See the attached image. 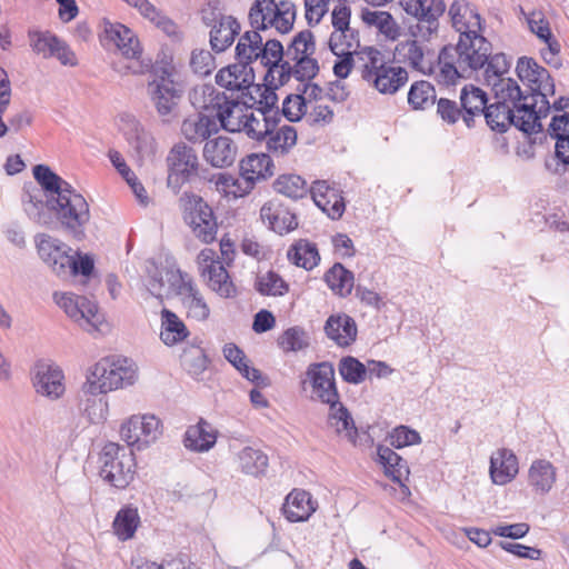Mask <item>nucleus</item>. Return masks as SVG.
Listing matches in <instances>:
<instances>
[{
  "label": "nucleus",
  "mask_w": 569,
  "mask_h": 569,
  "mask_svg": "<svg viewBox=\"0 0 569 569\" xmlns=\"http://www.w3.org/2000/svg\"><path fill=\"white\" fill-rule=\"evenodd\" d=\"M204 160L214 168L230 167L237 158V144L226 136L206 141L203 147Z\"/></svg>",
  "instance_id": "4be33fe9"
},
{
  "label": "nucleus",
  "mask_w": 569,
  "mask_h": 569,
  "mask_svg": "<svg viewBox=\"0 0 569 569\" xmlns=\"http://www.w3.org/2000/svg\"><path fill=\"white\" fill-rule=\"evenodd\" d=\"M316 50L313 34L310 30H302L297 33L287 49V56L299 58L300 56H311Z\"/></svg>",
  "instance_id": "13d9d810"
},
{
  "label": "nucleus",
  "mask_w": 569,
  "mask_h": 569,
  "mask_svg": "<svg viewBox=\"0 0 569 569\" xmlns=\"http://www.w3.org/2000/svg\"><path fill=\"white\" fill-rule=\"evenodd\" d=\"M292 60L296 61L292 73L300 83L310 81L319 72L318 61L310 56H300L299 58H292Z\"/></svg>",
  "instance_id": "052dcab7"
},
{
  "label": "nucleus",
  "mask_w": 569,
  "mask_h": 569,
  "mask_svg": "<svg viewBox=\"0 0 569 569\" xmlns=\"http://www.w3.org/2000/svg\"><path fill=\"white\" fill-rule=\"evenodd\" d=\"M264 140L269 152L283 156L297 143V131L293 127L284 124L270 130Z\"/></svg>",
  "instance_id": "a19ab883"
},
{
  "label": "nucleus",
  "mask_w": 569,
  "mask_h": 569,
  "mask_svg": "<svg viewBox=\"0 0 569 569\" xmlns=\"http://www.w3.org/2000/svg\"><path fill=\"white\" fill-rule=\"evenodd\" d=\"M488 104V98L483 90L473 84L465 86L460 91V106L462 108V120L468 128L473 126L476 116L483 113Z\"/></svg>",
  "instance_id": "473e14b6"
},
{
  "label": "nucleus",
  "mask_w": 569,
  "mask_h": 569,
  "mask_svg": "<svg viewBox=\"0 0 569 569\" xmlns=\"http://www.w3.org/2000/svg\"><path fill=\"white\" fill-rule=\"evenodd\" d=\"M268 456L253 447H244L237 453L238 468L250 476L263 475L268 468Z\"/></svg>",
  "instance_id": "58836bf2"
},
{
  "label": "nucleus",
  "mask_w": 569,
  "mask_h": 569,
  "mask_svg": "<svg viewBox=\"0 0 569 569\" xmlns=\"http://www.w3.org/2000/svg\"><path fill=\"white\" fill-rule=\"evenodd\" d=\"M390 445L395 448H403L421 442L420 435L406 426L396 427L389 436Z\"/></svg>",
  "instance_id": "774afa93"
},
{
  "label": "nucleus",
  "mask_w": 569,
  "mask_h": 569,
  "mask_svg": "<svg viewBox=\"0 0 569 569\" xmlns=\"http://www.w3.org/2000/svg\"><path fill=\"white\" fill-rule=\"evenodd\" d=\"M30 46L34 52L44 58L52 57L56 46H59V38L51 32L34 31L29 33Z\"/></svg>",
  "instance_id": "bf43d9fd"
},
{
  "label": "nucleus",
  "mask_w": 569,
  "mask_h": 569,
  "mask_svg": "<svg viewBox=\"0 0 569 569\" xmlns=\"http://www.w3.org/2000/svg\"><path fill=\"white\" fill-rule=\"evenodd\" d=\"M308 112V106L300 92L297 94H289L283 103L281 110V117H286L289 121H299L303 114Z\"/></svg>",
  "instance_id": "e2e57ef3"
},
{
  "label": "nucleus",
  "mask_w": 569,
  "mask_h": 569,
  "mask_svg": "<svg viewBox=\"0 0 569 569\" xmlns=\"http://www.w3.org/2000/svg\"><path fill=\"white\" fill-rule=\"evenodd\" d=\"M490 477L493 483L503 486L510 482L518 473V459L506 448L498 449L490 457Z\"/></svg>",
  "instance_id": "a878e982"
},
{
  "label": "nucleus",
  "mask_w": 569,
  "mask_h": 569,
  "mask_svg": "<svg viewBox=\"0 0 569 569\" xmlns=\"http://www.w3.org/2000/svg\"><path fill=\"white\" fill-rule=\"evenodd\" d=\"M315 204L331 219H339L345 211V202L339 192L331 188L327 181H316L310 187Z\"/></svg>",
  "instance_id": "5701e85b"
},
{
  "label": "nucleus",
  "mask_w": 569,
  "mask_h": 569,
  "mask_svg": "<svg viewBox=\"0 0 569 569\" xmlns=\"http://www.w3.org/2000/svg\"><path fill=\"white\" fill-rule=\"evenodd\" d=\"M119 126L138 160L151 161L156 154V141L152 134L131 114L121 116Z\"/></svg>",
  "instance_id": "a211bd4d"
},
{
  "label": "nucleus",
  "mask_w": 569,
  "mask_h": 569,
  "mask_svg": "<svg viewBox=\"0 0 569 569\" xmlns=\"http://www.w3.org/2000/svg\"><path fill=\"white\" fill-rule=\"evenodd\" d=\"M325 281L336 295L347 297L352 291L355 277L351 271L337 262L325 273Z\"/></svg>",
  "instance_id": "a18cd8bd"
},
{
  "label": "nucleus",
  "mask_w": 569,
  "mask_h": 569,
  "mask_svg": "<svg viewBox=\"0 0 569 569\" xmlns=\"http://www.w3.org/2000/svg\"><path fill=\"white\" fill-rule=\"evenodd\" d=\"M327 337L340 347L350 346L357 338L356 321L346 313L330 316L325 325Z\"/></svg>",
  "instance_id": "c85d7f7f"
},
{
  "label": "nucleus",
  "mask_w": 569,
  "mask_h": 569,
  "mask_svg": "<svg viewBox=\"0 0 569 569\" xmlns=\"http://www.w3.org/2000/svg\"><path fill=\"white\" fill-rule=\"evenodd\" d=\"M516 71L519 79L530 89V93L523 92V98H531L528 102H535L538 114L547 117L550 110L548 96L555 94V83L549 71L528 57L519 58Z\"/></svg>",
  "instance_id": "6e6552de"
},
{
  "label": "nucleus",
  "mask_w": 569,
  "mask_h": 569,
  "mask_svg": "<svg viewBox=\"0 0 569 569\" xmlns=\"http://www.w3.org/2000/svg\"><path fill=\"white\" fill-rule=\"evenodd\" d=\"M549 134L557 140L556 156L557 158L569 164V113L555 116L549 126Z\"/></svg>",
  "instance_id": "4c0bfd02"
},
{
  "label": "nucleus",
  "mask_w": 569,
  "mask_h": 569,
  "mask_svg": "<svg viewBox=\"0 0 569 569\" xmlns=\"http://www.w3.org/2000/svg\"><path fill=\"white\" fill-rule=\"evenodd\" d=\"M162 433V423L154 415H133L121 425L120 436L129 447H148Z\"/></svg>",
  "instance_id": "dca6fc26"
},
{
  "label": "nucleus",
  "mask_w": 569,
  "mask_h": 569,
  "mask_svg": "<svg viewBox=\"0 0 569 569\" xmlns=\"http://www.w3.org/2000/svg\"><path fill=\"white\" fill-rule=\"evenodd\" d=\"M208 286L220 297L229 298L234 295L236 289L229 279L226 268L220 264H211V269L207 271L206 277Z\"/></svg>",
  "instance_id": "8fccbe9b"
},
{
  "label": "nucleus",
  "mask_w": 569,
  "mask_h": 569,
  "mask_svg": "<svg viewBox=\"0 0 569 569\" xmlns=\"http://www.w3.org/2000/svg\"><path fill=\"white\" fill-rule=\"evenodd\" d=\"M485 69V81L491 87L493 91V84L501 83L511 78H505L503 74L508 72L510 68V60L505 53L491 54L486 62Z\"/></svg>",
  "instance_id": "de8ad7c7"
},
{
  "label": "nucleus",
  "mask_w": 569,
  "mask_h": 569,
  "mask_svg": "<svg viewBox=\"0 0 569 569\" xmlns=\"http://www.w3.org/2000/svg\"><path fill=\"white\" fill-rule=\"evenodd\" d=\"M190 67L194 73L208 76L214 69V59L208 50L196 49L191 52Z\"/></svg>",
  "instance_id": "69168bd1"
},
{
  "label": "nucleus",
  "mask_w": 569,
  "mask_h": 569,
  "mask_svg": "<svg viewBox=\"0 0 569 569\" xmlns=\"http://www.w3.org/2000/svg\"><path fill=\"white\" fill-rule=\"evenodd\" d=\"M182 365L192 376H199L207 368V357L201 348H191L182 355Z\"/></svg>",
  "instance_id": "338daca9"
},
{
  "label": "nucleus",
  "mask_w": 569,
  "mask_h": 569,
  "mask_svg": "<svg viewBox=\"0 0 569 569\" xmlns=\"http://www.w3.org/2000/svg\"><path fill=\"white\" fill-rule=\"evenodd\" d=\"M357 31L355 30H336L331 33L329 39V48L333 54H341L342 51L357 50L359 47L357 39Z\"/></svg>",
  "instance_id": "4d7b16f0"
},
{
  "label": "nucleus",
  "mask_w": 569,
  "mask_h": 569,
  "mask_svg": "<svg viewBox=\"0 0 569 569\" xmlns=\"http://www.w3.org/2000/svg\"><path fill=\"white\" fill-rule=\"evenodd\" d=\"M338 370L341 378L351 385L362 383L368 375L367 367L352 356L342 357Z\"/></svg>",
  "instance_id": "603ef678"
},
{
  "label": "nucleus",
  "mask_w": 569,
  "mask_h": 569,
  "mask_svg": "<svg viewBox=\"0 0 569 569\" xmlns=\"http://www.w3.org/2000/svg\"><path fill=\"white\" fill-rule=\"evenodd\" d=\"M167 281L169 282V287L174 291V295L181 297L182 305L189 318L198 321L208 319L210 315L209 306L187 273L182 271H169L167 272Z\"/></svg>",
  "instance_id": "2eb2a0df"
},
{
  "label": "nucleus",
  "mask_w": 569,
  "mask_h": 569,
  "mask_svg": "<svg viewBox=\"0 0 569 569\" xmlns=\"http://www.w3.org/2000/svg\"><path fill=\"white\" fill-rule=\"evenodd\" d=\"M274 189L277 192L297 200L303 198L310 188L307 181L298 174H282L274 181Z\"/></svg>",
  "instance_id": "09e8293b"
},
{
  "label": "nucleus",
  "mask_w": 569,
  "mask_h": 569,
  "mask_svg": "<svg viewBox=\"0 0 569 569\" xmlns=\"http://www.w3.org/2000/svg\"><path fill=\"white\" fill-rule=\"evenodd\" d=\"M251 108L233 99H228L222 110L214 116L216 122L230 132H242Z\"/></svg>",
  "instance_id": "2f4dec72"
},
{
  "label": "nucleus",
  "mask_w": 569,
  "mask_h": 569,
  "mask_svg": "<svg viewBox=\"0 0 569 569\" xmlns=\"http://www.w3.org/2000/svg\"><path fill=\"white\" fill-rule=\"evenodd\" d=\"M169 271L180 270L174 268H154L153 272H149V281L147 288L149 292L157 299L162 300L164 296L168 297L174 293V291L169 287V282L167 281V272Z\"/></svg>",
  "instance_id": "6e6d98bb"
},
{
  "label": "nucleus",
  "mask_w": 569,
  "mask_h": 569,
  "mask_svg": "<svg viewBox=\"0 0 569 569\" xmlns=\"http://www.w3.org/2000/svg\"><path fill=\"white\" fill-rule=\"evenodd\" d=\"M138 368L128 358H102L88 368L83 390L88 393H108L136 383Z\"/></svg>",
  "instance_id": "39448f33"
},
{
  "label": "nucleus",
  "mask_w": 569,
  "mask_h": 569,
  "mask_svg": "<svg viewBox=\"0 0 569 569\" xmlns=\"http://www.w3.org/2000/svg\"><path fill=\"white\" fill-rule=\"evenodd\" d=\"M359 54L363 60L361 77L382 94H393L408 81L405 68L388 64L382 53L372 47H365Z\"/></svg>",
  "instance_id": "423d86ee"
},
{
  "label": "nucleus",
  "mask_w": 569,
  "mask_h": 569,
  "mask_svg": "<svg viewBox=\"0 0 569 569\" xmlns=\"http://www.w3.org/2000/svg\"><path fill=\"white\" fill-rule=\"evenodd\" d=\"M451 22L459 36L482 32L481 17L478 12L468 14L462 12L460 17L451 18Z\"/></svg>",
  "instance_id": "0e129e2a"
},
{
  "label": "nucleus",
  "mask_w": 569,
  "mask_h": 569,
  "mask_svg": "<svg viewBox=\"0 0 569 569\" xmlns=\"http://www.w3.org/2000/svg\"><path fill=\"white\" fill-rule=\"evenodd\" d=\"M101 393L84 392L80 390L79 410L91 423H100L107 420L109 405L107 399L99 397Z\"/></svg>",
  "instance_id": "e433bc0d"
},
{
  "label": "nucleus",
  "mask_w": 569,
  "mask_h": 569,
  "mask_svg": "<svg viewBox=\"0 0 569 569\" xmlns=\"http://www.w3.org/2000/svg\"><path fill=\"white\" fill-rule=\"evenodd\" d=\"M168 187L178 192L182 184L198 176L199 160L197 152L184 143L172 147L168 157Z\"/></svg>",
  "instance_id": "ddd939ff"
},
{
  "label": "nucleus",
  "mask_w": 569,
  "mask_h": 569,
  "mask_svg": "<svg viewBox=\"0 0 569 569\" xmlns=\"http://www.w3.org/2000/svg\"><path fill=\"white\" fill-rule=\"evenodd\" d=\"M241 26L239 21L229 14H220L218 23L212 24L210 30V47L216 53L226 51L234 42L240 33Z\"/></svg>",
  "instance_id": "393cba45"
},
{
  "label": "nucleus",
  "mask_w": 569,
  "mask_h": 569,
  "mask_svg": "<svg viewBox=\"0 0 569 569\" xmlns=\"http://www.w3.org/2000/svg\"><path fill=\"white\" fill-rule=\"evenodd\" d=\"M278 345L284 352H297L309 346V338L302 328L291 327L279 337Z\"/></svg>",
  "instance_id": "5fc2aeb1"
},
{
  "label": "nucleus",
  "mask_w": 569,
  "mask_h": 569,
  "mask_svg": "<svg viewBox=\"0 0 569 569\" xmlns=\"http://www.w3.org/2000/svg\"><path fill=\"white\" fill-rule=\"evenodd\" d=\"M57 305L87 331H101L103 316L96 302L71 292L54 293Z\"/></svg>",
  "instance_id": "4468645a"
},
{
  "label": "nucleus",
  "mask_w": 569,
  "mask_h": 569,
  "mask_svg": "<svg viewBox=\"0 0 569 569\" xmlns=\"http://www.w3.org/2000/svg\"><path fill=\"white\" fill-rule=\"evenodd\" d=\"M256 290L262 296H283L289 291V284L274 271L259 274L254 284Z\"/></svg>",
  "instance_id": "3c124183"
},
{
  "label": "nucleus",
  "mask_w": 569,
  "mask_h": 569,
  "mask_svg": "<svg viewBox=\"0 0 569 569\" xmlns=\"http://www.w3.org/2000/svg\"><path fill=\"white\" fill-rule=\"evenodd\" d=\"M287 257L290 262L306 270H311L320 261L317 246L308 240H299L292 244L287 252Z\"/></svg>",
  "instance_id": "ea45409f"
},
{
  "label": "nucleus",
  "mask_w": 569,
  "mask_h": 569,
  "mask_svg": "<svg viewBox=\"0 0 569 569\" xmlns=\"http://www.w3.org/2000/svg\"><path fill=\"white\" fill-rule=\"evenodd\" d=\"M272 161L267 153H251L240 162V176L244 177V184L251 189L254 182L272 176Z\"/></svg>",
  "instance_id": "72a5a7b5"
},
{
  "label": "nucleus",
  "mask_w": 569,
  "mask_h": 569,
  "mask_svg": "<svg viewBox=\"0 0 569 569\" xmlns=\"http://www.w3.org/2000/svg\"><path fill=\"white\" fill-rule=\"evenodd\" d=\"M36 246L42 261L59 277L68 276L72 249L48 234H38Z\"/></svg>",
  "instance_id": "6ab92c4d"
},
{
  "label": "nucleus",
  "mask_w": 569,
  "mask_h": 569,
  "mask_svg": "<svg viewBox=\"0 0 569 569\" xmlns=\"http://www.w3.org/2000/svg\"><path fill=\"white\" fill-rule=\"evenodd\" d=\"M330 407L329 423L337 429L338 432L346 431L350 440H353L356 428L353 419L347 408L340 402H335Z\"/></svg>",
  "instance_id": "864d4df0"
},
{
  "label": "nucleus",
  "mask_w": 569,
  "mask_h": 569,
  "mask_svg": "<svg viewBox=\"0 0 569 569\" xmlns=\"http://www.w3.org/2000/svg\"><path fill=\"white\" fill-rule=\"evenodd\" d=\"M496 101L487 104L483 116L487 124L495 131L506 132L515 126L525 133H536L542 129L535 102L523 98V91L516 80L493 84Z\"/></svg>",
  "instance_id": "f03ea898"
},
{
  "label": "nucleus",
  "mask_w": 569,
  "mask_h": 569,
  "mask_svg": "<svg viewBox=\"0 0 569 569\" xmlns=\"http://www.w3.org/2000/svg\"><path fill=\"white\" fill-rule=\"evenodd\" d=\"M403 11L416 19V22L409 26V32L413 38L428 41L437 33L439 28V18L446 11L443 0H399Z\"/></svg>",
  "instance_id": "9d476101"
},
{
  "label": "nucleus",
  "mask_w": 569,
  "mask_h": 569,
  "mask_svg": "<svg viewBox=\"0 0 569 569\" xmlns=\"http://www.w3.org/2000/svg\"><path fill=\"white\" fill-rule=\"evenodd\" d=\"M379 462L383 466L386 475L393 481L401 483L403 478L409 475L407 461L397 452L386 446H379L377 449Z\"/></svg>",
  "instance_id": "79ce46f5"
},
{
  "label": "nucleus",
  "mask_w": 569,
  "mask_h": 569,
  "mask_svg": "<svg viewBox=\"0 0 569 569\" xmlns=\"http://www.w3.org/2000/svg\"><path fill=\"white\" fill-rule=\"evenodd\" d=\"M140 523V517L137 508H121L112 522L114 535L121 541H127L134 536Z\"/></svg>",
  "instance_id": "c03bdc74"
},
{
  "label": "nucleus",
  "mask_w": 569,
  "mask_h": 569,
  "mask_svg": "<svg viewBox=\"0 0 569 569\" xmlns=\"http://www.w3.org/2000/svg\"><path fill=\"white\" fill-rule=\"evenodd\" d=\"M270 111H250V114L246 122L244 132L250 139L261 141L264 140L270 133V130H274L279 126V120L272 118Z\"/></svg>",
  "instance_id": "c9c22d12"
},
{
  "label": "nucleus",
  "mask_w": 569,
  "mask_h": 569,
  "mask_svg": "<svg viewBox=\"0 0 569 569\" xmlns=\"http://www.w3.org/2000/svg\"><path fill=\"white\" fill-rule=\"evenodd\" d=\"M557 481V468L546 459L535 460L528 471V483L537 495H547Z\"/></svg>",
  "instance_id": "7c9ffc66"
},
{
  "label": "nucleus",
  "mask_w": 569,
  "mask_h": 569,
  "mask_svg": "<svg viewBox=\"0 0 569 569\" xmlns=\"http://www.w3.org/2000/svg\"><path fill=\"white\" fill-rule=\"evenodd\" d=\"M217 442V430L204 419H200L197 425L190 426L183 438L184 447L191 451H209Z\"/></svg>",
  "instance_id": "c756f323"
},
{
  "label": "nucleus",
  "mask_w": 569,
  "mask_h": 569,
  "mask_svg": "<svg viewBox=\"0 0 569 569\" xmlns=\"http://www.w3.org/2000/svg\"><path fill=\"white\" fill-rule=\"evenodd\" d=\"M104 39L114 44L129 60L126 64L129 73L144 74L151 70V59L142 58L140 42L131 29L122 23L104 22Z\"/></svg>",
  "instance_id": "9b49d317"
},
{
  "label": "nucleus",
  "mask_w": 569,
  "mask_h": 569,
  "mask_svg": "<svg viewBox=\"0 0 569 569\" xmlns=\"http://www.w3.org/2000/svg\"><path fill=\"white\" fill-rule=\"evenodd\" d=\"M415 40L399 42L395 50V56L399 62L407 63L412 69L425 72L428 69L425 62L423 48Z\"/></svg>",
  "instance_id": "37998d69"
},
{
  "label": "nucleus",
  "mask_w": 569,
  "mask_h": 569,
  "mask_svg": "<svg viewBox=\"0 0 569 569\" xmlns=\"http://www.w3.org/2000/svg\"><path fill=\"white\" fill-rule=\"evenodd\" d=\"M296 6L290 0L277 3L274 0H257L249 11V20L253 30L239 37L236 46V60L251 64L260 57V44L263 37L260 31L274 28L280 33H288L296 20Z\"/></svg>",
  "instance_id": "7ed1b4c3"
},
{
  "label": "nucleus",
  "mask_w": 569,
  "mask_h": 569,
  "mask_svg": "<svg viewBox=\"0 0 569 569\" xmlns=\"http://www.w3.org/2000/svg\"><path fill=\"white\" fill-rule=\"evenodd\" d=\"M436 89L429 81H416L408 92V103L415 110H423L436 103Z\"/></svg>",
  "instance_id": "49530a36"
},
{
  "label": "nucleus",
  "mask_w": 569,
  "mask_h": 569,
  "mask_svg": "<svg viewBox=\"0 0 569 569\" xmlns=\"http://www.w3.org/2000/svg\"><path fill=\"white\" fill-rule=\"evenodd\" d=\"M33 177L41 189L24 191L22 204L27 216L40 226H49L53 214L67 234L83 240L91 217L84 197L46 164L34 166Z\"/></svg>",
  "instance_id": "f257e3e1"
},
{
  "label": "nucleus",
  "mask_w": 569,
  "mask_h": 569,
  "mask_svg": "<svg viewBox=\"0 0 569 569\" xmlns=\"http://www.w3.org/2000/svg\"><path fill=\"white\" fill-rule=\"evenodd\" d=\"M317 502L305 490H292L286 498L282 511L291 522L306 521L316 511Z\"/></svg>",
  "instance_id": "bb28decb"
},
{
  "label": "nucleus",
  "mask_w": 569,
  "mask_h": 569,
  "mask_svg": "<svg viewBox=\"0 0 569 569\" xmlns=\"http://www.w3.org/2000/svg\"><path fill=\"white\" fill-rule=\"evenodd\" d=\"M189 336L184 322L171 310L161 311V331L160 339L166 346H174L183 341Z\"/></svg>",
  "instance_id": "f704fd0d"
},
{
  "label": "nucleus",
  "mask_w": 569,
  "mask_h": 569,
  "mask_svg": "<svg viewBox=\"0 0 569 569\" xmlns=\"http://www.w3.org/2000/svg\"><path fill=\"white\" fill-rule=\"evenodd\" d=\"M180 201L183 207V220L193 236L203 243L216 240L218 222L212 208L199 196L184 193Z\"/></svg>",
  "instance_id": "f8f14e48"
},
{
  "label": "nucleus",
  "mask_w": 569,
  "mask_h": 569,
  "mask_svg": "<svg viewBox=\"0 0 569 569\" xmlns=\"http://www.w3.org/2000/svg\"><path fill=\"white\" fill-rule=\"evenodd\" d=\"M61 368L51 361H38L33 369V386L38 393L50 399L60 398L66 390Z\"/></svg>",
  "instance_id": "aec40b11"
},
{
  "label": "nucleus",
  "mask_w": 569,
  "mask_h": 569,
  "mask_svg": "<svg viewBox=\"0 0 569 569\" xmlns=\"http://www.w3.org/2000/svg\"><path fill=\"white\" fill-rule=\"evenodd\" d=\"M228 99L224 92L217 90L211 84L196 87L190 94V101L199 112L212 116L222 110Z\"/></svg>",
  "instance_id": "cd10ccee"
},
{
  "label": "nucleus",
  "mask_w": 569,
  "mask_h": 569,
  "mask_svg": "<svg viewBox=\"0 0 569 569\" xmlns=\"http://www.w3.org/2000/svg\"><path fill=\"white\" fill-rule=\"evenodd\" d=\"M181 134L191 143L210 140L219 131V126L212 114L198 112L186 118L180 128Z\"/></svg>",
  "instance_id": "412c9836"
},
{
  "label": "nucleus",
  "mask_w": 569,
  "mask_h": 569,
  "mask_svg": "<svg viewBox=\"0 0 569 569\" xmlns=\"http://www.w3.org/2000/svg\"><path fill=\"white\" fill-rule=\"evenodd\" d=\"M306 376L311 386L310 398L312 400L328 406L338 402L340 396L336 386L335 367L331 362L311 363L307 368Z\"/></svg>",
  "instance_id": "f3484780"
},
{
  "label": "nucleus",
  "mask_w": 569,
  "mask_h": 569,
  "mask_svg": "<svg viewBox=\"0 0 569 569\" xmlns=\"http://www.w3.org/2000/svg\"><path fill=\"white\" fill-rule=\"evenodd\" d=\"M147 92L158 116L164 122H170L177 114L183 87L176 79L172 68L162 67L154 71V77L148 82Z\"/></svg>",
  "instance_id": "1a4fd4ad"
},
{
  "label": "nucleus",
  "mask_w": 569,
  "mask_h": 569,
  "mask_svg": "<svg viewBox=\"0 0 569 569\" xmlns=\"http://www.w3.org/2000/svg\"><path fill=\"white\" fill-rule=\"evenodd\" d=\"M136 475L134 453L129 447L108 442L99 453V476L117 489L127 488Z\"/></svg>",
  "instance_id": "0eeeda50"
},
{
  "label": "nucleus",
  "mask_w": 569,
  "mask_h": 569,
  "mask_svg": "<svg viewBox=\"0 0 569 569\" xmlns=\"http://www.w3.org/2000/svg\"><path fill=\"white\" fill-rule=\"evenodd\" d=\"M491 51V43L481 32L459 36L456 46H446L439 53L441 79L449 84L458 78H470L485 68Z\"/></svg>",
  "instance_id": "20e7f679"
},
{
  "label": "nucleus",
  "mask_w": 569,
  "mask_h": 569,
  "mask_svg": "<svg viewBox=\"0 0 569 569\" xmlns=\"http://www.w3.org/2000/svg\"><path fill=\"white\" fill-rule=\"evenodd\" d=\"M277 88L267 83L263 86V88H260L259 86L256 87L257 92H259L260 99L258 101L259 108L256 110L258 111H270L273 116L272 118L281 121V113L279 109L277 108L278 97L274 92Z\"/></svg>",
  "instance_id": "680f3d73"
},
{
  "label": "nucleus",
  "mask_w": 569,
  "mask_h": 569,
  "mask_svg": "<svg viewBox=\"0 0 569 569\" xmlns=\"http://www.w3.org/2000/svg\"><path fill=\"white\" fill-rule=\"evenodd\" d=\"M260 218L279 234L288 233L298 227L296 214L274 201H269L261 207Z\"/></svg>",
  "instance_id": "b1692460"
}]
</instances>
